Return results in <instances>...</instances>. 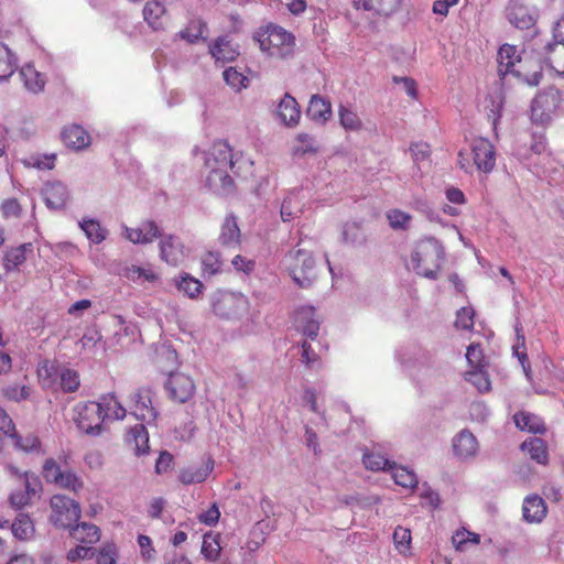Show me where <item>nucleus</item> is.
<instances>
[{
  "instance_id": "obj_1",
  "label": "nucleus",
  "mask_w": 564,
  "mask_h": 564,
  "mask_svg": "<svg viewBox=\"0 0 564 564\" xmlns=\"http://www.w3.org/2000/svg\"><path fill=\"white\" fill-rule=\"evenodd\" d=\"M444 259L445 251L442 243L429 237L414 245L406 267L423 278L436 280Z\"/></svg>"
},
{
  "instance_id": "obj_2",
  "label": "nucleus",
  "mask_w": 564,
  "mask_h": 564,
  "mask_svg": "<svg viewBox=\"0 0 564 564\" xmlns=\"http://www.w3.org/2000/svg\"><path fill=\"white\" fill-rule=\"evenodd\" d=\"M260 48L268 56L278 59H290L295 53V36L276 24H268L261 29L257 37Z\"/></svg>"
},
{
  "instance_id": "obj_3",
  "label": "nucleus",
  "mask_w": 564,
  "mask_h": 564,
  "mask_svg": "<svg viewBox=\"0 0 564 564\" xmlns=\"http://www.w3.org/2000/svg\"><path fill=\"white\" fill-rule=\"evenodd\" d=\"M497 62L498 75L502 79L509 75L517 78L523 77L530 86H536L541 82V66H539V70H534L531 74H523L524 67L522 65V59L514 45L503 44L498 51Z\"/></svg>"
},
{
  "instance_id": "obj_4",
  "label": "nucleus",
  "mask_w": 564,
  "mask_h": 564,
  "mask_svg": "<svg viewBox=\"0 0 564 564\" xmlns=\"http://www.w3.org/2000/svg\"><path fill=\"white\" fill-rule=\"evenodd\" d=\"M288 268L293 281L300 288H308L316 280L317 273L313 256L304 250H291L286 256Z\"/></svg>"
},
{
  "instance_id": "obj_5",
  "label": "nucleus",
  "mask_w": 564,
  "mask_h": 564,
  "mask_svg": "<svg viewBox=\"0 0 564 564\" xmlns=\"http://www.w3.org/2000/svg\"><path fill=\"white\" fill-rule=\"evenodd\" d=\"M213 311L221 318H241L249 312L248 299L240 294L228 291H218L213 295Z\"/></svg>"
},
{
  "instance_id": "obj_6",
  "label": "nucleus",
  "mask_w": 564,
  "mask_h": 564,
  "mask_svg": "<svg viewBox=\"0 0 564 564\" xmlns=\"http://www.w3.org/2000/svg\"><path fill=\"white\" fill-rule=\"evenodd\" d=\"M51 523L61 529H70L80 518L82 509L77 501L65 496L54 495L50 500Z\"/></svg>"
},
{
  "instance_id": "obj_7",
  "label": "nucleus",
  "mask_w": 564,
  "mask_h": 564,
  "mask_svg": "<svg viewBox=\"0 0 564 564\" xmlns=\"http://www.w3.org/2000/svg\"><path fill=\"white\" fill-rule=\"evenodd\" d=\"M74 421L77 427L88 435H99L105 421V413L98 401L79 402L74 408Z\"/></svg>"
},
{
  "instance_id": "obj_8",
  "label": "nucleus",
  "mask_w": 564,
  "mask_h": 564,
  "mask_svg": "<svg viewBox=\"0 0 564 564\" xmlns=\"http://www.w3.org/2000/svg\"><path fill=\"white\" fill-rule=\"evenodd\" d=\"M43 477L63 489L78 492L84 488V481L72 469H62L54 458H47L43 465Z\"/></svg>"
},
{
  "instance_id": "obj_9",
  "label": "nucleus",
  "mask_w": 564,
  "mask_h": 564,
  "mask_svg": "<svg viewBox=\"0 0 564 564\" xmlns=\"http://www.w3.org/2000/svg\"><path fill=\"white\" fill-rule=\"evenodd\" d=\"M561 102V94L555 88H550L535 96L531 104V119L534 123L545 126L551 120Z\"/></svg>"
},
{
  "instance_id": "obj_10",
  "label": "nucleus",
  "mask_w": 564,
  "mask_h": 564,
  "mask_svg": "<svg viewBox=\"0 0 564 564\" xmlns=\"http://www.w3.org/2000/svg\"><path fill=\"white\" fill-rule=\"evenodd\" d=\"M160 258L169 265L177 267L186 258V249L180 237L162 234L159 241Z\"/></svg>"
},
{
  "instance_id": "obj_11",
  "label": "nucleus",
  "mask_w": 564,
  "mask_h": 564,
  "mask_svg": "<svg viewBox=\"0 0 564 564\" xmlns=\"http://www.w3.org/2000/svg\"><path fill=\"white\" fill-rule=\"evenodd\" d=\"M475 167L482 173H490L496 165V152L492 143L485 138L474 139L470 145Z\"/></svg>"
},
{
  "instance_id": "obj_12",
  "label": "nucleus",
  "mask_w": 564,
  "mask_h": 564,
  "mask_svg": "<svg viewBox=\"0 0 564 564\" xmlns=\"http://www.w3.org/2000/svg\"><path fill=\"white\" fill-rule=\"evenodd\" d=\"M162 230L154 220H143L138 227L122 225V236L134 245H149L160 238Z\"/></svg>"
},
{
  "instance_id": "obj_13",
  "label": "nucleus",
  "mask_w": 564,
  "mask_h": 564,
  "mask_svg": "<svg viewBox=\"0 0 564 564\" xmlns=\"http://www.w3.org/2000/svg\"><path fill=\"white\" fill-rule=\"evenodd\" d=\"M41 195L46 207L51 210L64 208L70 198L67 185L61 181L46 182L41 189Z\"/></svg>"
},
{
  "instance_id": "obj_14",
  "label": "nucleus",
  "mask_w": 564,
  "mask_h": 564,
  "mask_svg": "<svg viewBox=\"0 0 564 564\" xmlns=\"http://www.w3.org/2000/svg\"><path fill=\"white\" fill-rule=\"evenodd\" d=\"M508 21L520 30H527L536 21L535 9L524 4L520 0H511L506 9Z\"/></svg>"
},
{
  "instance_id": "obj_15",
  "label": "nucleus",
  "mask_w": 564,
  "mask_h": 564,
  "mask_svg": "<svg viewBox=\"0 0 564 564\" xmlns=\"http://www.w3.org/2000/svg\"><path fill=\"white\" fill-rule=\"evenodd\" d=\"M131 414L148 424L155 421L158 412L152 402V390L150 388H140L133 395V405Z\"/></svg>"
},
{
  "instance_id": "obj_16",
  "label": "nucleus",
  "mask_w": 564,
  "mask_h": 564,
  "mask_svg": "<svg viewBox=\"0 0 564 564\" xmlns=\"http://www.w3.org/2000/svg\"><path fill=\"white\" fill-rule=\"evenodd\" d=\"M165 388L171 399L180 403L187 402L195 391V384L192 378L182 372L171 373L165 383Z\"/></svg>"
},
{
  "instance_id": "obj_17",
  "label": "nucleus",
  "mask_w": 564,
  "mask_h": 564,
  "mask_svg": "<svg viewBox=\"0 0 564 564\" xmlns=\"http://www.w3.org/2000/svg\"><path fill=\"white\" fill-rule=\"evenodd\" d=\"M205 186L218 196H228L234 192L235 183L228 174L229 167L206 169Z\"/></svg>"
},
{
  "instance_id": "obj_18",
  "label": "nucleus",
  "mask_w": 564,
  "mask_h": 564,
  "mask_svg": "<svg viewBox=\"0 0 564 564\" xmlns=\"http://www.w3.org/2000/svg\"><path fill=\"white\" fill-rule=\"evenodd\" d=\"M295 327L307 339L315 340L319 332V319L313 306H302L295 311Z\"/></svg>"
},
{
  "instance_id": "obj_19",
  "label": "nucleus",
  "mask_w": 564,
  "mask_h": 564,
  "mask_svg": "<svg viewBox=\"0 0 564 564\" xmlns=\"http://www.w3.org/2000/svg\"><path fill=\"white\" fill-rule=\"evenodd\" d=\"M23 486L24 489L15 490L9 497L10 505L15 509H21L28 506L31 502L32 497H34L41 489L39 477L34 473L30 471H24Z\"/></svg>"
},
{
  "instance_id": "obj_20",
  "label": "nucleus",
  "mask_w": 564,
  "mask_h": 564,
  "mask_svg": "<svg viewBox=\"0 0 564 564\" xmlns=\"http://www.w3.org/2000/svg\"><path fill=\"white\" fill-rule=\"evenodd\" d=\"M234 166L232 151L226 141H216L205 154V167H229Z\"/></svg>"
},
{
  "instance_id": "obj_21",
  "label": "nucleus",
  "mask_w": 564,
  "mask_h": 564,
  "mask_svg": "<svg viewBox=\"0 0 564 564\" xmlns=\"http://www.w3.org/2000/svg\"><path fill=\"white\" fill-rule=\"evenodd\" d=\"M214 469V459L204 458L200 465H191L180 470L178 480L183 485L200 484L205 481Z\"/></svg>"
},
{
  "instance_id": "obj_22",
  "label": "nucleus",
  "mask_w": 564,
  "mask_h": 564,
  "mask_svg": "<svg viewBox=\"0 0 564 564\" xmlns=\"http://www.w3.org/2000/svg\"><path fill=\"white\" fill-rule=\"evenodd\" d=\"M398 361L405 368L427 365L432 358L429 350L417 345H409L397 351Z\"/></svg>"
},
{
  "instance_id": "obj_23",
  "label": "nucleus",
  "mask_w": 564,
  "mask_h": 564,
  "mask_svg": "<svg viewBox=\"0 0 564 564\" xmlns=\"http://www.w3.org/2000/svg\"><path fill=\"white\" fill-rule=\"evenodd\" d=\"M453 452L459 459L474 457L478 452V442L473 433L467 430L460 431L453 438Z\"/></svg>"
},
{
  "instance_id": "obj_24",
  "label": "nucleus",
  "mask_w": 564,
  "mask_h": 564,
  "mask_svg": "<svg viewBox=\"0 0 564 564\" xmlns=\"http://www.w3.org/2000/svg\"><path fill=\"white\" fill-rule=\"evenodd\" d=\"M547 513V508L544 500L538 496H528L523 500L522 514L523 519L529 523H540Z\"/></svg>"
},
{
  "instance_id": "obj_25",
  "label": "nucleus",
  "mask_w": 564,
  "mask_h": 564,
  "mask_svg": "<svg viewBox=\"0 0 564 564\" xmlns=\"http://www.w3.org/2000/svg\"><path fill=\"white\" fill-rule=\"evenodd\" d=\"M209 52L217 63L232 62L239 55L237 47L227 35L219 36L209 45Z\"/></svg>"
},
{
  "instance_id": "obj_26",
  "label": "nucleus",
  "mask_w": 564,
  "mask_h": 564,
  "mask_svg": "<svg viewBox=\"0 0 564 564\" xmlns=\"http://www.w3.org/2000/svg\"><path fill=\"white\" fill-rule=\"evenodd\" d=\"M19 75L25 89L32 94L41 93L46 84V77L35 69L32 64H25L20 68Z\"/></svg>"
},
{
  "instance_id": "obj_27",
  "label": "nucleus",
  "mask_w": 564,
  "mask_h": 564,
  "mask_svg": "<svg viewBox=\"0 0 564 564\" xmlns=\"http://www.w3.org/2000/svg\"><path fill=\"white\" fill-rule=\"evenodd\" d=\"M62 138L66 147L82 150L90 144V137L87 131L77 124L64 128Z\"/></svg>"
},
{
  "instance_id": "obj_28",
  "label": "nucleus",
  "mask_w": 564,
  "mask_h": 564,
  "mask_svg": "<svg viewBox=\"0 0 564 564\" xmlns=\"http://www.w3.org/2000/svg\"><path fill=\"white\" fill-rule=\"evenodd\" d=\"M306 113L316 122H326L332 116V106L329 100L319 95H313L308 102Z\"/></svg>"
},
{
  "instance_id": "obj_29",
  "label": "nucleus",
  "mask_w": 564,
  "mask_h": 564,
  "mask_svg": "<svg viewBox=\"0 0 564 564\" xmlns=\"http://www.w3.org/2000/svg\"><path fill=\"white\" fill-rule=\"evenodd\" d=\"M514 424L521 431H527L533 434H543L545 425L543 420L536 414L521 411L513 415Z\"/></svg>"
},
{
  "instance_id": "obj_30",
  "label": "nucleus",
  "mask_w": 564,
  "mask_h": 564,
  "mask_svg": "<svg viewBox=\"0 0 564 564\" xmlns=\"http://www.w3.org/2000/svg\"><path fill=\"white\" fill-rule=\"evenodd\" d=\"M278 115L286 126H295L301 117V111L296 100L286 94L278 106Z\"/></svg>"
},
{
  "instance_id": "obj_31",
  "label": "nucleus",
  "mask_w": 564,
  "mask_h": 564,
  "mask_svg": "<svg viewBox=\"0 0 564 564\" xmlns=\"http://www.w3.org/2000/svg\"><path fill=\"white\" fill-rule=\"evenodd\" d=\"M69 534L76 541L85 544H94L100 540V530L97 525L88 522L75 523L69 529Z\"/></svg>"
},
{
  "instance_id": "obj_32",
  "label": "nucleus",
  "mask_w": 564,
  "mask_h": 564,
  "mask_svg": "<svg viewBox=\"0 0 564 564\" xmlns=\"http://www.w3.org/2000/svg\"><path fill=\"white\" fill-rule=\"evenodd\" d=\"M545 61L556 74H564V43L550 42L544 46Z\"/></svg>"
},
{
  "instance_id": "obj_33",
  "label": "nucleus",
  "mask_w": 564,
  "mask_h": 564,
  "mask_svg": "<svg viewBox=\"0 0 564 564\" xmlns=\"http://www.w3.org/2000/svg\"><path fill=\"white\" fill-rule=\"evenodd\" d=\"M219 242L226 247H236L240 242V229L234 215H228L220 228Z\"/></svg>"
},
{
  "instance_id": "obj_34",
  "label": "nucleus",
  "mask_w": 564,
  "mask_h": 564,
  "mask_svg": "<svg viewBox=\"0 0 564 564\" xmlns=\"http://www.w3.org/2000/svg\"><path fill=\"white\" fill-rule=\"evenodd\" d=\"M33 252L31 242L22 243L15 248L9 249L4 254V268L8 271L17 270L26 260L28 254Z\"/></svg>"
},
{
  "instance_id": "obj_35",
  "label": "nucleus",
  "mask_w": 564,
  "mask_h": 564,
  "mask_svg": "<svg viewBox=\"0 0 564 564\" xmlns=\"http://www.w3.org/2000/svg\"><path fill=\"white\" fill-rule=\"evenodd\" d=\"M164 14L165 7L160 1H148L143 8L144 20L154 31L163 29Z\"/></svg>"
},
{
  "instance_id": "obj_36",
  "label": "nucleus",
  "mask_w": 564,
  "mask_h": 564,
  "mask_svg": "<svg viewBox=\"0 0 564 564\" xmlns=\"http://www.w3.org/2000/svg\"><path fill=\"white\" fill-rule=\"evenodd\" d=\"M521 449L539 464L545 465L549 460L546 444L542 438L530 437L521 444Z\"/></svg>"
},
{
  "instance_id": "obj_37",
  "label": "nucleus",
  "mask_w": 564,
  "mask_h": 564,
  "mask_svg": "<svg viewBox=\"0 0 564 564\" xmlns=\"http://www.w3.org/2000/svg\"><path fill=\"white\" fill-rule=\"evenodd\" d=\"M11 531L13 536L20 541H29L35 533L33 521L24 513H21L15 518L11 524Z\"/></svg>"
},
{
  "instance_id": "obj_38",
  "label": "nucleus",
  "mask_w": 564,
  "mask_h": 564,
  "mask_svg": "<svg viewBox=\"0 0 564 564\" xmlns=\"http://www.w3.org/2000/svg\"><path fill=\"white\" fill-rule=\"evenodd\" d=\"M128 442L133 445L137 455H142L149 451V434L144 424H137L128 434Z\"/></svg>"
},
{
  "instance_id": "obj_39",
  "label": "nucleus",
  "mask_w": 564,
  "mask_h": 564,
  "mask_svg": "<svg viewBox=\"0 0 564 564\" xmlns=\"http://www.w3.org/2000/svg\"><path fill=\"white\" fill-rule=\"evenodd\" d=\"M18 59L8 45L0 42V82L9 79L17 69Z\"/></svg>"
},
{
  "instance_id": "obj_40",
  "label": "nucleus",
  "mask_w": 564,
  "mask_h": 564,
  "mask_svg": "<svg viewBox=\"0 0 564 564\" xmlns=\"http://www.w3.org/2000/svg\"><path fill=\"white\" fill-rule=\"evenodd\" d=\"M98 404L101 405V412L105 413V419L112 417L115 420H122L127 414L126 409L113 394L102 395Z\"/></svg>"
},
{
  "instance_id": "obj_41",
  "label": "nucleus",
  "mask_w": 564,
  "mask_h": 564,
  "mask_svg": "<svg viewBox=\"0 0 564 564\" xmlns=\"http://www.w3.org/2000/svg\"><path fill=\"white\" fill-rule=\"evenodd\" d=\"M56 161V154L50 153V154H30L25 158H22L20 162L23 164V166L29 169H36L40 171H47L52 170L55 166Z\"/></svg>"
},
{
  "instance_id": "obj_42",
  "label": "nucleus",
  "mask_w": 564,
  "mask_h": 564,
  "mask_svg": "<svg viewBox=\"0 0 564 564\" xmlns=\"http://www.w3.org/2000/svg\"><path fill=\"white\" fill-rule=\"evenodd\" d=\"M394 479V482L403 488L413 489L417 486L419 479L416 474L402 466H397L395 463L389 470Z\"/></svg>"
},
{
  "instance_id": "obj_43",
  "label": "nucleus",
  "mask_w": 564,
  "mask_h": 564,
  "mask_svg": "<svg viewBox=\"0 0 564 564\" xmlns=\"http://www.w3.org/2000/svg\"><path fill=\"white\" fill-rule=\"evenodd\" d=\"M175 284L180 292H183L191 299L197 297L204 288L198 279H195L188 273L181 274L180 278L175 280Z\"/></svg>"
},
{
  "instance_id": "obj_44",
  "label": "nucleus",
  "mask_w": 564,
  "mask_h": 564,
  "mask_svg": "<svg viewBox=\"0 0 564 564\" xmlns=\"http://www.w3.org/2000/svg\"><path fill=\"white\" fill-rule=\"evenodd\" d=\"M123 276L132 282L142 283L144 281L154 282L158 274L151 267L129 265L123 270Z\"/></svg>"
},
{
  "instance_id": "obj_45",
  "label": "nucleus",
  "mask_w": 564,
  "mask_h": 564,
  "mask_svg": "<svg viewBox=\"0 0 564 564\" xmlns=\"http://www.w3.org/2000/svg\"><path fill=\"white\" fill-rule=\"evenodd\" d=\"M516 333H517V344L513 346V354L519 359L525 377L530 380L531 379V368H530L528 355L525 351V338H524V335L522 334V326L519 323L516 325Z\"/></svg>"
},
{
  "instance_id": "obj_46",
  "label": "nucleus",
  "mask_w": 564,
  "mask_h": 564,
  "mask_svg": "<svg viewBox=\"0 0 564 564\" xmlns=\"http://www.w3.org/2000/svg\"><path fill=\"white\" fill-rule=\"evenodd\" d=\"M341 240L350 246H360L366 241V236L361 226L356 221H351L343 226Z\"/></svg>"
},
{
  "instance_id": "obj_47",
  "label": "nucleus",
  "mask_w": 564,
  "mask_h": 564,
  "mask_svg": "<svg viewBox=\"0 0 564 564\" xmlns=\"http://www.w3.org/2000/svg\"><path fill=\"white\" fill-rule=\"evenodd\" d=\"M14 441L15 448L30 453V452H40L41 451V442L37 436L34 434H26L25 436H21L15 432V429L8 434Z\"/></svg>"
},
{
  "instance_id": "obj_48",
  "label": "nucleus",
  "mask_w": 564,
  "mask_h": 564,
  "mask_svg": "<svg viewBox=\"0 0 564 564\" xmlns=\"http://www.w3.org/2000/svg\"><path fill=\"white\" fill-rule=\"evenodd\" d=\"M79 227L85 232L86 237L94 243H100L106 239V230L96 219L84 218L79 221Z\"/></svg>"
},
{
  "instance_id": "obj_49",
  "label": "nucleus",
  "mask_w": 564,
  "mask_h": 564,
  "mask_svg": "<svg viewBox=\"0 0 564 564\" xmlns=\"http://www.w3.org/2000/svg\"><path fill=\"white\" fill-rule=\"evenodd\" d=\"M465 379L479 392H488L490 390V380L484 367L470 369L466 372Z\"/></svg>"
},
{
  "instance_id": "obj_50",
  "label": "nucleus",
  "mask_w": 564,
  "mask_h": 564,
  "mask_svg": "<svg viewBox=\"0 0 564 564\" xmlns=\"http://www.w3.org/2000/svg\"><path fill=\"white\" fill-rule=\"evenodd\" d=\"M221 551L219 543V536L212 533H207L203 538L202 554L207 561L215 562L218 560Z\"/></svg>"
},
{
  "instance_id": "obj_51",
  "label": "nucleus",
  "mask_w": 564,
  "mask_h": 564,
  "mask_svg": "<svg viewBox=\"0 0 564 564\" xmlns=\"http://www.w3.org/2000/svg\"><path fill=\"white\" fill-rule=\"evenodd\" d=\"M301 213L300 203L296 198V195L291 193L284 197L281 208L280 215L284 223L291 221Z\"/></svg>"
},
{
  "instance_id": "obj_52",
  "label": "nucleus",
  "mask_w": 564,
  "mask_h": 564,
  "mask_svg": "<svg viewBox=\"0 0 564 564\" xmlns=\"http://www.w3.org/2000/svg\"><path fill=\"white\" fill-rule=\"evenodd\" d=\"M223 261L218 252L208 251L202 257V270L206 276H212L221 271Z\"/></svg>"
},
{
  "instance_id": "obj_53",
  "label": "nucleus",
  "mask_w": 564,
  "mask_h": 564,
  "mask_svg": "<svg viewBox=\"0 0 564 564\" xmlns=\"http://www.w3.org/2000/svg\"><path fill=\"white\" fill-rule=\"evenodd\" d=\"M223 77L226 84L236 91H240L249 84L248 77L234 67L226 68L223 73Z\"/></svg>"
},
{
  "instance_id": "obj_54",
  "label": "nucleus",
  "mask_w": 564,
  "mask_h": 564,
  "mask_svg": "<svg viewBox=\"0 0 564 564\" xmlns=\"http://www.w3.org/2000/svg\"><path fill=\"white\" fill-rule=\"evenodd\" d=\"M61 380V388L64 392H74L79 388L80 380L76 370L63 368L58 372Z\"/></svg>"
},
{
  "instance_id": "obj_55",
  "label": "nucleus",
  "mask_w": 564,
  "mask_h": 564,
  "mask_svg": "<svg viewBox=\"0 0 564 564\" xmlns=\"http://www.w3.org/2000/svg\"><path fill=\"white\" fill-rule=\"evenodd\" d=\"M389 225L394 230H406L411 224V215L401 209H391L387 213Z\"/></svg>"
},
{
  "instance_id": "obj_56",
  "label": "nucleus",
  "mask_w": 564,
  "mask_h": 564,
  "mask_svg": "<svg viewBox=\"0 0 564 564\" xmlns=\"http://www.w3.org/2000/svg\"><path fill=\"white\" fill-rule=\"evenodd\" d=\"M362 462L367 469H370L373 471H378V470H388L389 471L390 468L392 467V464L394 463V462H390L384 456H382L380 454H375V453L365 454Z\"/></svg>"
},
{
  "instance_id": "obj_57",
  "label": "nucleus",
  "mask_w": 564,
  "mask_h": 564,
  "mask_svg": "<svg viewBox=\"0 0 564 564\" xmlns=\"http://www.w3.org/2000/svg\"><path fill=\"white\" fill-rule=\"evenodd\" d=\"M339 120L346 130L358 131L362 126L358 115L344 106L339 107Z\"/></svg>"
},
{
  "instance_id": "obj_58",
  "label": "nucleus",
  "mask_w": 564,
  "mask_h": 564,
  "mask_svg": "<svg viewBox=\"0 0 564 564\" xmlns=\"http://www.w3.org/2000/svg\"><path fill=\"white\" fill-rule=\"evenodd\" d=\"M31 389L28 386L9 384L2 388V394L8 400L20 402L30 397Z\"/></svg>"
},
{
  "instance_id": "obj_59",
  "label": "nucleus",
  "mask_w": 564,
  "mask_h": 564,
  "mask_svg": "<svg viewBox=\"0 0 564 564\" xmlns=\"http://www.w3.org/2000/svg\"><path fill=\"white\" fill-rule=\"evenodd\" d=\"M480 535L467 530H459L453 535V543L458 551H464L467 543L478 544Z\"/></svg>"
},
{
  "instance_id": "obj_60",
  "label": "nucleus",
  "mask_w": 564,
  "mask_h": 564,
  "mask_svg": "<svg viewBox=\"0 0 564 564\" xmlns=\"http://www.w3.org/2000/svg\"><path fill=\"white\" fill-rule=\"evenodd\" d=\"M474 308L470 306L462 307L457 311L455 326L460 329L469 330L474 326Z\"/></svg>"
},
{
  "instance_id": "obj_61",
  "label": "nucleus",
  "mask_w": 564,
  "mask_h": 564,
  "mask_svg": "<svg viewBox=\"0 0 564 564\" xmlns=\"http://www.w3.org/2000/svg\"><path fill=\"white\" fill-rule=\"evenodd\" d=\"M410 152L413 162L417 166H420L421 163L429 161L431 154L430 145L425 142H415L411 144Z\"/></svg>"
},
{
  "instance_id": "obj_62",
  "label": "nucleus",
  "mask_w": 564,
  "mask_h": 564,
  "mask_svg": "<svg viewBox=\"0 0 564 564\" xmlns=\"http://www.w3.org/2000/svg\"><path fill=\"white\" fill-rule=\"evenodd\" d=\"M393 540L399 552L405 553L410 546L411 531L403 527H397L393 532Z\"/></svg>"
},
{
  "instance_id": "obj_63",
  "label": "nucleus",
  "mask_w": 564,
  "mask_h": 564,
  "mask_svg": "<svg viewBox=\"0 0 564 564\" xmlns=\"http://www.w3.org/2000/svg\"><path fill=\"white\" fill-rule=\"evenodd\" d=\"M466 359L471 369L484 367V355L479 345L471 344L467 348Z\"/></svg>"
},
{
  "instance_id": "obj_64",
  "label": "nucleus",
  "mask_w": 564,
  "mask_h": 564,
  "mask_svg": "<svg viewBox=\"0 0 564 564\" xmlns=\"http://www.w3.org/2000/svg\"><path fill=\"white\" fill-rule=\"evenodd\" d=\"M117 561V549L113 544H106L97 554V564H115Z\"/></svg>"
}]
</instances>
